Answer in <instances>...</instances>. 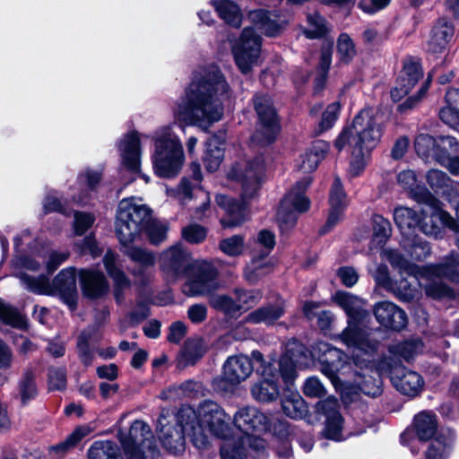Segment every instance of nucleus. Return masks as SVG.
Wrapping results in <instances>:
<instances>
[{
	"label": "nucleus",
	"mask_w": 459,
	"mask_h": 459,
	"mask_svg": "<svg viewBox=\"0 0 459 459\" xmlns=\"http://www.w3.org/2000/svg\"><path fill=\"white\" fill-rule=\"evenodd\" d=\"M232 91L220 67L210 64L197 67L172 111L176 120L207 130L223 116V103Z\"/></svg>",
	"instance_id": "nucleus-1"
},
{
	"label": "nucleus",
	"mask_w": 459,
	"mask_h": 459,
	"mask_svg": "<svg viewBox=\"0 0 459 459\" xmlns=\"http://www.w3.org/2000/svg\"><path fill=\"white\" fill-rule=\"evenodd\" d=\"M386 117L383 112L373 108L362 109L352 124L340 133L334 141V147L342 151L350 148L351 159L349 175L359 176L365 169L370 152L379 143L384 133Z\"/></svg>",
	"instance_id": "nucleus-2"
},
{
	"label": "nucleus",
	"mask_w": 459,
	"mask_h": 459,
	"mask_svg": "<svg viewBox=\"0 0 459 459\" xmlns=\"http://www.w3.org/2000/svg\"><path fill=\"white\" fill-rule=\"evenodd\" d=\"M252 357L260 363L256 371L261 378L251 385V395L259 403H268L276 401L280 395V377L287 385L292 384L297 376L296 368L303 364L306 351L299 342L292 340L286 344L285 352L277 362L264 361L258 351H254Z\"/></svg>",
	"instance_id": "nucleus-3"
},
{
	"label": "nucleus",
	"mask_w": 459,
	"mask_h": 459,
	"mask_svg": "<svg viewBox=\"0 0 459 459\" xmlns=\"http://www.w3.org/2000/svg\"><path fill=\"white\" fill-rule=\"evenodd\" d=\"M188 256L182 245L176 244L160 254L159 262L162 271L172 280L186 273L187 280L182 286V291L186 296H205L216 290L217 271L213 265L200 261L188 266Z\"/></svg>",
	"instance_id": "nucleus-4"
},
{
	"label": "nucleus",
	"mask_w": 459,
	"mask_h": 459,
	"mask_svg": "<svg viewBox=\"0 0 459 459\" xmlns=\"http://www.w3.org/2000/svg\"><path fill=\"white\" fill-rule=\"evenodd\" d=\"M13 275L29 291L48 296H59L70 310H74L77 304L76 269L67 267L61 270L51 281L47 275L33 276L27 272H37L40 262L31 257L13 258Z\"/></svg>",
	"instance_id": "nucleus-5"
},
{
	"label": "nucleus",
	"mask_w": 459,
	"mask_h": 459,
	"mask_svg": "<svg viewBox=\"0 0 459 459\" xmlns=\"http://www.w3.org/2000/svg\"><path fill=\"white\" fill-rule=\"evenodd\" d=\"M385 259L400 272L414 275L420 286L424 287L428 297L437 299L451 295L448 286L440 281L446 278L459 282V255H451L441 263L419 266L409 262L399 251L387 249L383 251Z\"/></svg>",
	"instance_id": "nucleus-6"
},
{
	"label": "nucleus",
	"mask_w": 459,
	"mask_h": 459,
	"mask_svg": "<svg viewBox=\"0 0 459 459\" xmlns=\"http://www.w3.org/2000/svg\"><path fill=\"white\" fill-rule=\"evenodd\" d=\"M264 171V159L262 155L248 160L243 168H234L230 177L236 178L242 184V202L225 195H218L216 203L225 212L226 217L221 220L223 228H234L241 225L247 217L246 203L253 199L259 189Z\"/></svg>",
	"instance_id": "nucleus-7"
},
{
	"label": "nucleus",
	"mask_w": 459,
	"mask_h": 459,
	"mask_svg": "<svg viewBox=\"0 0 459 459\" xmlns=\"http://www.w3.org/2000/svg\"><path fill=\"white\" fill-rule=\"evenodd\" d=\"M336 303L349 317L347 327L336 338L341 340L348 348L373 352L378 345L377 341L359 327L369 319L370 315L366 308L367 301L348 291H337L333 296Z\"/></svg>",
	"instance_id": "nucleus-8"
},
{
	"label": "nucleus",
	"mask_w": 459,
	"mask_h": 459,
	"mask_svg": "<svg viewBox=\"0 0 459 459\" xmlns=\"http://www.w3.org/2000/svg\"><path fill=\"white\" fill-rule=\"evenodd\" d=\"M198 421L191 423V433L189 438L193 446L199 451H206L211 446L209 437L204 433V429L210 434L220 439H230L233 436L231 417L216 402L205 400L194 411Z\"/></svg>",
	"instance_id": "nucleus-9"
},
{
	"label": "nucleus",
	"mask_w": 459,
	"mask_h": 459,
	"mask_svg": "<svg viewBox=\"0 0 459 459\" xmlns=\"http://www.w3.org/2000/svg\"><path fill=\"white\" fill-rule=\"evenodd\" d=\"M154 151L152 161L160 178H172L181 170L185 162L183 145L172 125L159 127L152 135Z\"/></svg>",
	"instance_id": "nucleus-10"
},
{
	"label": "nucleus",
	"mask_w": 459,
	"mask_h": 459,
	"mask_svg": "<svg viewBox=\"0 0 459 459\" xmlns=\"http://www.w3.org/2000/svg\"><path fill=\"white\" fill-rule=\"evenodd\" d=\"M151 209L140 199H122L117 206L115 230L120 244L134 243L139 239L150 220Z\"/></svg>",
	"instance_id": "nucleus-11"
},
{
	"label": "nucleus",
	"mask_w": 459,
	"mask_h": 459,
	"mask_svg": "<svg viewBox=\"0 0 459 459\" xmlns=\"http://www.w3.org/2000/svg\"><path fill=\"white\" fill-rule=\"evenodd\" d=\"M194 414L191 409L182 410L178 417L174 414L162 412L157 424V432L162 446L170 454L179 455L186 449L185 435L191 433V423L186 421L185 418L190 419Z\"/></svg>",
	"instance_id": "nucleus-12"
},
{
	"label": "nucleus",
	"mask_w": 459,
	"mask_h": 459,
	"mask_svg": "<svg viewBox=\"0 0 459 459\" xmlns=\"http://www.w3.org/2000/svg\"><path fill=\"white\" fill-rule=\"evenodd\" d=\"M415 200L426 205L420 212V230L422 233L438 238L443 236L446 228L457 230L455 220L443 209L442 203L431 193L422 191L416 195Z\"/></svg>",
	"instance_id": "nucleus-13"
},
{
	"label": "nucleus",
	"mask_w": 459,
	"mask_h": 459,
	"mask_svg": "<svg viewBox=\"0 0 459 459\" xmlns=\"http://www.w3.org/2000/svg\"><path fill=\"white\" fill-rule=\"evenodd\" d=\"M318 411L325 416L323 436L335 442H341L366 431L365 423L351 425L345 422L339 411V403L333 397H328L317 403Z\"/></svg>",
	"instance_id": "nucleus-14"
},
{
	"label": "nucleus",
	"mask_w": 459,
	"mask_h": 459,
	"mask_svg": "<svg viewBox=\"0 0 459 459\" xmlns=\"http://www.w3.org/2000/svg\"><path fill=\"white\" fill-rule=\"evenodd\" d=\"M310 183L309 177L298 181L281 200L277 211V221L282 231L292 229L297 222L298 215L308 210L310 202L305 192Z\"/></svg>",
	"instance_id": "nucleus-15"
},
{
	"label": "nucleus",
	"mask_w": 459,
	"mask_h": 459,
	"mask_svg": "<svg viewBox=\"0 0 459 459\" xmlns=\"http://www.w3.org/2000/svg\"><path fill=\"white\" fill-rule=\"evenodd\" d=\"M254 107L258 117V127L251 140L258 145L273 143L279 132V124L272 99L267 94H256Z\"/></svg>",
	"instance_id": "nucleus-16"
},
{
	"label": "nucleus",
	"mask_w": 459,
	"mask_h": 459,
	"mask_svg": "<svg viewBox=\"0 0 459 459\" xmlns=\"http://www.w3.org/2000/svg\"><path fill=\"white\" fill-rule=\"evenodd\" d=\"M253 370L254 366L247 356H230L222 366L221 376L213 378L212 387L219 393L232 392L251 376Z\"/></svg>",
	"instance_id": "nucleus-17"
},
{
	"label": "nucleus",
	"mask_w": 459,
	"mask_h": 459,
	"mask_svg": "<svg viewBox=\"0 0 459 459\" xmlns=\"http://www.w3.org/2000/svg\"><path fill=\"white\" fill-rule=\"evenodd\" d=\"M353 350L354 385L365 394L372 397L378 396L382 392L381 378L378 371L374 368L371 357L377 349L371 353L365 351Z\"/></svg>",
	"instance_id": "nucleus-18"
},
{
	"label": "nucleus",
	"mask_w": 459,
	"mask_h": 459,
	"mask_svg": "<svg viewBox=\"0 0 459 459\" xmlns=\"http://www.w3.org/2000/svg\"><path fill=\"white\" fill-rule=\"evenodd\" d=\"M231 49L238 68L242 74H247L258 63L261 37L253 27L245 28L239 39L232 44Z\"/></svg>",
	"instance_id": "nucleus-19"
},
{
	"label": "nucleus",
	"mask_w": 459,
	"mask_h": 459,
	"mask_svg": "<svg viewBox=\"0 0 459 459\" xmlns=\"http://www.w3.org/2000/svg\"><path fill=\"white\" fill-rule=\"evenodd\" d=\"M117 437L127 459H145V449L153 448L152 431L143 420H135L127 435L119 431Z\"/></svg>",
	"instance_id": "nucleus-20"
},
{
	"label": "nucleus",
	"mask_w": 459,
	"mask_h": 459,
	"mask_svg": "<svg viewBox=\"0 0 459 459\" xmlns=\"http://www.w3.org/2000/svg\"><path fill=\"white\" fill-rule=\"evenodd\" d=\"M311 353L320 361L321 372L337 386L341 381L339 375H344L342 370L346 364V355L340 349L325 342H317L312 347Z\"/></svg>",
	"instance_id": "nucleus-21"
},
{
	"label": "nucleus",
	"mask_w": 459,
	"mask_h": 459,
	"mask_svg": "<svg viewBox=\"0 0 459 459\" xmlns=\"http://www.w3.org/2000/svg\"><path fill=\"white\" fill-rule=\"evenodd\" d=\"M192 168V178L196 182L193 185L188 178H182L178 188L171 190L175 196L183 204H188L193 198H198L201 201L200 206L195 209V218L202 219L204 211L209 208L210 196L208 192L204 191L200 186L203 175L199 163L194 162Z\"/></svg>",
	"instance_id": "nucleus-22"
},
{
	"label": "nucleus",
	"mask_w": 459,
	"mask_h": 459,
	"mask_svg": "<svg viewBox=\"0 0 459 459\" xmlns=\"http://www.w3.org/2000/svg\"><path fill=\"white\" fill-rule=\"evenodd\" d=\"M143 138L147 139L148 136L138 132H131L126 134L118 143L122 164L133 174H136L140 171V143Z\"/></svg>",
	"instance_id": "nucleus-23"
},
{
	"label": "nucleus",
	"mask_w": 459,
	"mask_h": 459,
	"mask_svg": "<svg viewBox=\"0 0 459 459\" xmlns=\"http://www.w3.org/2000/svg\"><path fill=\"white\" fill-rule=\"evenodd\" d=\"M376 320L384 327L400 331L407 325V315L401 307L391 301L384 300L373 307Z\"/></svg>",
	"instance_id": "nucleus-24"
},
{
	"label": "nucleus",
	"mask_w": 459,
	"mask_h": 459,
	"mask_svg": "<svg viewBox=\"0 0 459 459\" xmlns=\"http://www.w3.org/2000/svg\"><path fill=\"white\" fill-rule=\"evenodd\" d=\"M330 211L325 225L321 233H325L339 223L344 216V210L348 206V198L340 178L335 177L329 195Z\"/></svg>",
	"instance_id": "nucleus-25"
},
{
	"label": "nucleus",
	"mask_w": 459,
	"mask_h": 459,
	"mask_svg": "<svg viewBox=\"0 0 459 459\" xmlns=\"http://www.w3.org/2000/svg\"><path fill=\"white\" fill-rule=\"evenodd\" d=\"M102 178L101 169L87 168L82 170L77 182L80 192L71 194L72 201L79 205H87L92 199V193L95 192Z\"/></svg>",
	"instance_id": "nucleus-26"
},
{
	"label": "nucleus",
	"mask_w": 459,
	"mask_h": 459,
	"mask_svg": "<svg viewBox=\"0 0 459 459\" xmlns=\"http://www.w3.org/2000/svg\"><path fill=\"white\" fill-rule=\"evenodd\" d=\"M390 377L395 389L409 397L417 396L423 388L424 381L421 376L403 367L391 369Z\"/></svg>",
	"instance_id": "nucleus-27"
},
{
	"label": "nucleus",
	"mask_w": 459,
	"mask_h": 459,
	"mask_svg": "<svg viewBox=\"0 0 459 459\" xmlns=\"http://www.w3.org/2000/svg\"><path fill=\"white\" fill-rule=\"evenodd\" d=\"M233 424L241 431L249 435L253 431H264L269 421L265 414L251 406L240 408L233 416Z\"/></svg>",
	"instance_id": "nucleus-28"
},
{
	"label": "nucleus",
	"mask_w": 459,
	"mask_h": 459,
	"mask_svg": "<svg viewBox=\"0 0 459 459\" xmlns=\"http://www.w3.org/2000/svg\"><path fill=\"white\" fill-rule=\"evenodd\" d=\"M441 144L444 146L448 145L455 151H457V147L459 146L457 140L449 135H440L435 139L429 134H420L416 137L414 142L415 151L419 156L422 158L433 156L436 160H437V157H439L442 152L439 151Z\"/></svg>",
	"instance_id": "nucleus-29"
},
{
	"label": "nucleus",
	"mask_w": 459,
	"mask_h": 459,
	"mask_svg": "<svg viewBox=\"0 0 459 459\" xmlns=\"http://www.w3.org/2000/svg\"><path fill=\"white\" fill-rule=\"evenodd\" d=\"M455 34L453 24L446 19H439L432 27L427 41V51L437 55L446 50Z\"/></svg>",
	"instance_id": "nucleus-30"
},
{
	"label": "nucleus",
	"mask_w": 459,
	"mask_h": 459,
	"mask_svg": "<svg viewBox=\"0 0 459 459\" xmlns=\"http://www.w3.org/2000/svg\"><path fill=\"white\" fill-rule=\"evenodd\" d=\"M80 279L82 293L87 298L99 299L108 290V283L101 272L82 270Z\"/></svg>",
	"instance_id": "nucleus-31"
},
{
	"label": "nucleus",
	"mask_w": 459,
	"mask_h": 459,
	"mask_svg": "<svg viewBox=\"0 0 459 459\" xmlns=\"http://www.w3.org/2000/svg\"><path fill=\"white\" fill-rule=\"evenodd\" d=\"M117 254L108 250L104 255L103 263L108 274L114 281V295L117 303L124 300V290L130 287V281L117 265Z\"/></svg>",
	"instance_id": "nucleus-32"
},
{
	"label": "nucleus",
	"mask_w": 459,
	"mask_h": 459,
	"mask_svg": "<svg viewBox=\"0 0 459 459\" xmlns=\"http://www.w3.org/2000/svg\"><path fill=\"white\" fill-rule=\"evenodd\" d=\"M455 439V435L452 429H440L426 451L427 459H446L453 448Z\"/></svg>",
	"instance_id": "nucleus-33"
},
{
	"label": "nucleus",
	"mask_w": 459,
	"mask_h": 459,
	"mask_svg": "<svg viewBox=\"0 0 459 459\" xmlns=\"http://www.w3.org/2000/svg\"><path fill=\"white\" fill-rule=\"evenodd\" d=\"M285 312V302L282 299H279L275 304H270L267 306L261 307L252 312H250L245 318L244 323L247 324H265L273 325L280 317L283 316Z\"/></svg>",
	"instance_id": "nucleus-34"
},
{
	"label": "nucleus",
	"mask_w": 459,
	"mask_h": 459,
	"mask_svg": "<svg viewBox=\"0 0 459 459\" xmlns=\"http://www.w3.org/2000/svg\"><path fill=\"white\" fill-rule=\"evenodd\" d=\"M329 150V143L325 141H317L300 155L298 161L299 170L304 173H311L316 169Z\"/></svg>",
	"instance_id": "nucleus-35"
},
{
	"label": "nucleus",
	"mask_w": 459,
	"mask_h": 459,
	"mask_svg": "<svg viewBox=\"0 0 459 459\" xmlns=\"http://www.w3.org/2000/svg\"><path fill=\"white\" fill-rule=\"evenodd\" d=\"M394 221L402 235L410 238L420 229V217L414 210L408 207H397L394 210Z\"/></svg>",
	"instance_id": "nucleus-36"
},
{
	"label": "nucleus",
	"mask_w": 459,
	"mask_h": 459,
	"mask_svg": "<svg viewBox=\"0 0 459 459\" xmlns=\"http://www.w3.org/2000/svg\"><path fill=\"white\" fill-rule=\"evenodd\" d=\"M70 256L67 250H33L27 255H16L14 258L31 257L37 261L46 264V269L48 274L53 273L62 264H64Z\"/></svg>",
	"instance_id": "nucleus-37"
},
{
	"label": "nucleus",
	"mask_w": 459,
	"mask_h": 459,
	"mask_svg": "<svg viewBox=\"0 0 459 459\" xmlns=\"http://www.w3.org/2000/svg\"><path fill=\"white\" fill-rule=\"evenodd\" d=\"M390 264L394 269L398 271L400 279L389 281L387 290L393 292L399 299L403 301H411L414 299L418 296L419 290L416 286H413L406 278H404V275L413 277L417 282H419L418 279L412 274L407 273L405 272H400L399 268L394 266L391 263ZM418 286L424 290V287L420 286V283H418Z\"/></svg>",
	"instance_id": "nucleus-38"
},
{
	"label": "nucleus",
	"mask_w": 459,
	"mask_h": 459,
	"mask_svg": "<svg viewBox=\"0 0 459 459\" xmlns=\"http://www.w3.org/2000/svg\"><path fill=\"white\" fill-rule=\"evenodd\" d=\"M224 157V143L217 136H212L205 143L203 162L205 169L213 172L216 171Z\"/></svg>",
	"instance_id": "nucleus-39"
},
{
	"label": "nucleus",
	"mask_w": 459,
	"mask_h": 459,
	"mask_svg": "<svg viewBox=\"0 0 459 459\" xmlns=\"http://www.w3.org/2000/svg\"><path fill=\"white\" fill-rule=\"evenodd\" d=\"M276 15L265 10H255L250 13V19L256 30L269 37L277 36L282 30V23L276 21Z\"/></svg>",
	"instance_id": "nucleus-40"
},
{
	"label": "nucleus",
	"mask_w": 459,
	"mask_h": 459,
	"mask_svg": "<svg viewBox=\"0 0 459 459\" xmlns=\"http://www.w3.org/2000/svg\"><path fill=\"white\" fill-rule=\"evenodd\" d=\"M273 267L272 259L256 250L254 251L250 263L245 268V277L250 282H255L267 274Z\"/></svg>",
	"instance_id": "nucleus-41"
},
{
	"label": "nucleus",
	"mask_w": 459,
	"mask_h": 459,
	"mask_svg": "<svg viewBox=\"0 0 459 459\" xmlns=\"http://www.w3.org/2000/svg\"><path fill=\"white\" fill-rule=\"evenodd\" d=\"M218 15L227 24L239 27L242 22V13L239 6L231 0H211Z\"/></svg>",
	"instance_id": "nucleus-42"
},
{
	"label": "nucleus",
	"mask_w": 459,
	"mask_h": 459,
	"mask_svg": "<svg viewBox=\"0 0 459 459\" xmlns=\"http://www.w3.org/2000/svg\"><path fill=\"white\" fill-rule=\"evenodd\" d=\"M94 429L92 424L78 426L64 441L49 446L48 450L56 455H62L93 432Z\"/></svg>",
	"instance_id": "nucleus-43"
},
{
	"label": "nucleus",
	"mask_w": 459,
	"mask_h": 459,
	"mask_svg": "<svg viewBox=\"0 0 459 459\" xmlns=\"http://www.w3.org/2000/svg\"><path fill=\"white\" fill-rule=\"evenodd\" d=\"M288 393L281 400V408L285 415L291 419H302L307 413V406L298 392L288 388Z\"/></svg>",
	"instance_id": "nucleus-44"
},
{
	"label": "nucleus",
	"mask_w": 459,
	"mask_h": 459,
	"mask_svg": "<svg viewBox=\"0 0 459 459\" xmlns=\"http://www.w3.org/2000/svg\"><path fill=\"white\" fill-rule=\"evenodd\" d=\"M88 459H123V456L115 442L98 440L88 449Z\"/></svg>",
	"instance_id": "nucleus-45"
},
{
	"label": "nucleus",
	"mask_w": 459,
	"mask_h": 459,
	"mask_svg": "<svg viewBox=\"0 0 459 459\" xmlns=\"http://www.w3.org/2000/svg\"><path fill=\"white\" fill-rule=\"evenodd\" d=\"M413 424L416 435L420 440L432 437L437 428L436 416L429 411H421L417 414Z\"/></svg>",
	"instance_id": "nucleus-46"
},
{
	"label": "nucleus",
	"mask_w": 459,
	"mask_h": 459,
	"mask_svg": "<svg viewBox=\"0 0 459 459\" xmlns=\"http://www.w3.org/2000/svg\"><path fill=\"white\" fill-rule=\"evenodd\" d=\"M132 244H121L122 252L132 261L143 267L152 266L155 263L154 255L144 248L134 247Z\"/></svg>",
	"instance_id": "nucleus-47"
},
{
	"label": "nucleus",
	"mask_w": 459,
	"mask_h": 459,
	"mask_svg": "<svg viewBox=\"0 0 459 459\" xmlns=\"http://www.w3.org/2000/svg\"><path fill=\"white\" fill-rule=\"evenodd\" d=\"M422 349L423 343L421 341L409 340L391 345L389 351L394 355L403 358L405 360H410L421 352Z\"/></svg>",
	"instance_id": "nucleus-48"
},
{
	"label": "nucleus",
	"mask_w": 459,
	"mask_h": 459,
	"mask_svg": "<svg viewBox=\"0 0 459 459\" xmlns=\"http://www.w3.org/2000/svg\"><path fill=\"white\" fill-rule=\"evenodd\" d=\"M307 28L303 33L307 39H318L328 31V26L324 17L316 12L307 15Z\"/></svg>",
	"instance_id": "nucleus-49"
},
{
	"label": "nucleus",
	"mask_w": 459,
	"mask_h": 459,
	"mask_svg": "<svg viewBox=\"0 0 459 459\" xmlns=\"http://www.w3.org/2000/svg\"><path fill=\"white\" fill-rule=\"evenodd\" d=\"M245 447H247V459H267L269 452L266 446V443L264 439L247 435L243 437V442Z\"/></svg>",
	"instance_id": "nucleus-50"
},
{
	"label": "nucleus",
	"mask_w": 459,
	"mask_h": 459,
	"mask_svg": "<svg viewBox=\"0 0 459 459\" xmlns=\"http://www.w3.org/2000/svg\"><path fill=\"white\" fill-rule=\"evenodd\" d=\"M242 442L243 437L238 440L226 439L221 447V459H247V447Z\"/></svg>",
	"instance_id": "nucleus-51"
},
{
	"label": "nucleus",
	"mask_w": 459,
	"mask_h": 459,
	"mask_svg": "<svg viewBox=\"0 0 459 459\" xmlns=\"http://www.w3.org/2000/svg\"><path fill=\"white\" fill-rule=\"evenodd\" d=\"M371 221L373 226V241L382 246L391 236V223L379 214L373 215Z\"/></svg>",
	"instance_id": "nucleus-52"
},
{
	"label": "nucleus",
	"mask_w": 459,
	"mask_h": 459,
	"mask_svg": "<svg viewBox=\"0 0 459 459\" xmlns=\"http://www.w3.org/2000/svg\"><path fill=\"white\" fill-rule=\"evenodd\" d=\"M143 230L146 232L152 244L159 245L167 238L169 225L164 221L152 220L150 216V220L146 223Z\"/></svg>",
	"instance_id": "nucleus-53"
},
{
	"label": "nucleus",
	"mask_w": 459,
	"mask_h": 459,
	"mask_svg": "<svg viewBox=\"0 0 459 459\" xmlns=\"http://www.w3.org/2000/svg\"><path fill=\"white\" fill-rule=\"evenodd\" d=\"M0 320L6 325L23 329L26 327V318L15 308L0 299Z\"/></svg>",
	"instance_id": "nucleus-54"
},
{
	"label": "nucleus",
	"mask_w": 459,
	"mask_h": 459,
	"mask_svg": "<svg viewBox=\"0 0 459 459\" xmlns=\"http://www.w3.org/2000/svg\"><path fill=\"white\" fill-rule=\"evenodd\" d=\"M199 385L196 382L186 381L180 385H173L162 391L160 397L163 400H176L183 396L190 395L194 391H197Z\"/></svg>",
	"instance_id": "nucleus-55"
},
{
	"label": "nucleus",
	"mask_w": 459,
	"mask_h": 459,
	"mask_svg": "<svg viewBox=\"0 0 459 459\" xmlns=\"http://www.w3.org/2000/svg\"><path fill=\"white\" fill-rule=\"evenodd\" d=\"M207 351V345L204 339L194 338L187 340L184 346V357L188 363H195Z\"/></svg>",
	"instance_id": "nucleus-56"
},
{
	"label": "nucleus",
	"mask_w": 459,
	"mask_h": 459,
	"mask_svg": "<svg viewBox=\"0 0 459 459\" xmlns=\"http://www.w3.org/2000/svg\"><path fill=\"white\" fill-rule=\"evenodd\" d=\"M210 304L213 308L222 311L230 316H235L239 312V306L232 298L227 295L212 296Z\"/></svg>",
	"instance_id": "nucleus-57"
},
{
	"label": "nucleus",
	"mask_w": 459,
	"mask_h": 459,
	"mask_svg": "<svg viewBox=\"0 0 459 459\" xmlns=\"http://www.w3.org/2000/svg\"><path fill=\"white\" fill-rule=\"evenodd\" d=\"M220 249L227 255L238 256L245 250V239L243 236L234 235L222 239L220 242Z\"/></svg>",
	"instance_id": "nucleus-58"
},
{
	"label": "nucleus",
	"mask_w": 459,
	"mask_h": 459,
	"mask_svg": "<svg viewBox=\"0 0 459 459\" xmlns=\"http://www.w3.org/2000/svg\"><path fill=\"white\" fill-rule=\"evenodd\" d=\"M337 53L342 62H350L356 55L352 39L347 33H342L337 39Z\"/></svg>",
	"instance_id": "nucleus-59"
},
{
	"label": "nucleus",
	"mask_w": 459,
	"mask_h": 459,
	"mask_svg": "<svg viewBox=\"0 0 459 459\" xmlns=\"http://www.w3.org/2000/svg\"><path fill=\"white\" fill-rule=\"evenodd\" d=\"M398 184L406 191H408L415 199L416 195L420 194L422 191H427L424 188H418L417 178L413 170L408 169L401 171L397 176Z\"/></svg>",
	"instance_id": "nucleus-60"
},
{
	"label": "nucleus",
	"mask_w": 459,
	"mask_h": 459,
	"mask_svg": "<svg viewBox=\"0 0 459 459\" xmlns=\"http://www.w3.org/2000/svg\"><path fill=\"white\" fill-rule=\"evenodd\" d=\"M427 181L435 191L442 190L446 196L447 194L453 195L445 189L450 183H453L445 172L438 169H431L427 174Z\"/></svg>",
	"instance_id": "nucleus-61"
},
{
	"label": "nucleus",
	"mask_w": 459,
	"mask_h": 459,
	"mask_svg": "<svg viewBox=\"0 0 459 459\" xmlns=\"http://www.w3.org/2000/svg\"><path fill=\"white\" fill-rule=\"evenodd\" d=\"M421 77L422 70L420 65L411 59L405 61L399 78H406V83H408L409 86L414 87Z\"/></svg>",
	"instance_id": "nucleus-62"
},
{
	"label": "nucleus",
	"mask_w": 459,
	"mask_h": 459,
	"mask_svg": "<svg viewBox=\"0 0 459 459\" xmlns=\"http://www.w3.org/2000/svg\"><path fill=\"white\" fill-rule=\"evenodd\" d=\"M235 295L237 299V304L239 306V311L241 309H249L255 306L261 299L262 294L259 290H236Z\"/></svg>",
	"instance_id": "nucleus-63"
},
{
	"label": "nucleus",
	"mask_w": 459,
	"mask_h": 459,
	"mask_svg": "<svg viewBox=\"0 0 459 459\" xmlns=\"http://www.w3.org/2000/svg\"><path fill=\"white\" fill-rule=\"evenodd\" d=\"M331 63V52L328 50L322 51L320 62L317 68V75L315 79V87L316 91H321L324 88Z\"/></svg>",
	"instance_id": "nucleus-64"
}]
</instances>
